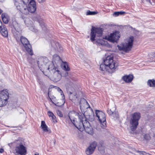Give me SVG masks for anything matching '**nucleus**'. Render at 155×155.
Wrapping results in <instances>:
<instances>
[{"label": "nucleus", "instance_id": "45", "mask_svg": "<svg viewBox=\"0 0 155 155\" xmlns=\"http://www.w3.org/2000/svg\"><path fill=\"white\" fill-rule=\"evenodd\" d=\"M155 55L153 56L154 57H155Z\"/></svg>", "mask_w": 155, "mask_h": 155}, {"label": "nucleus", "instance_id": "23", "mask_svg": "<svg viewBox=\"0 0 155 155\" xmlns=\"http://www.w3.org/2000/svg\"><path fill=\"white\" fill-rule=\"evenodd\" d=\"M133 76L132 75H129L124 76L122 78L123 80L127 83L130 82L133 80Z\"/></svg>", "mask_w": 155, "mask_h": 155}, {"label": "nucleus", "instance_id": "36", "mask_svg": "<svg viewBox=\"0 0 155 155\" xmlns=\"http://www.w3.org/2000/svg\"><path fill=\"white\" fill-rule=\"evenodd\" d=\"M48 115L49 116L51 117L54 115L52 112L50 111L48 112Z\"/></svg>", "mask_w": 155, "mask_h": 155}, {"label": "nucleus", "instance_id": "31", "mask_svg": "<svg viewBox=\"0 0 155 155\" xmlns=\"http://www.w3.org/2000/svg\"><path fill=\"white\" fill-rule=\"evenodd\" d=\"M63 68L66 71H69L70 70L69 68L68 67L67 63L65 62L64 63L63 65Z\"/></svg>", "mask_w": 155, "mask_h": 155}, {"label": "nucleus", "instance_id": "39", "mask_svg": "<svg viewBox=\"0 0 155 155\" xmlns=\"http://www.w3.org/2000/svg\"><path fill=\"white\" fill-rule=\"evenodd\" d=\"M94 120V116H92V118L91 119L90 121H93Z\"/></svg>", "mask_w": 155, "mask_h": 155}, {"label": "nucleus", "instance_id": "22", "mask_svg": "<svg viewBox=\"0 0 155 155\" xmlns=\"http://www.w3.org/2000/svg\"><path fill=\"white\" fill-rule=\"evenodd\" d=\"M37 21L39 23L42 29L44 31H47V28L42 19L40 18L39 16L37 18Z\"/></svg>", "mask_w": 155, "mask_h": 155}, {"label": "nucleus", "instance_id": "8", "mask_svg": "<svg viewBox=\"0 0 155 155\" xmlns=\"http://www.w3.org/2000/svg\"><path fill=\"white\" fill-rule=\"evenodd\" d=\"M19 40L26 51L30 55H32L33 52L32 50V47L27 39L24 36H21Z\"/></svg>", "mask_w": 155, "mask_h": 155}, {"label": "nucleus", "instance_id": "30", "mask_svg": "<svg viewBox=\"0 0 155 155\" xmlns=\"http://www.w3.org/2000/svg\"><path fill=\"white\" fill-rule=\"evenodd\" d=\"M97 12L95 11H91L88 10L86 12L87 15H94L97 14Z\"/></svg>", "mask_w": 155, "mask_h": 155}, {"label": "nucleus", "instance_id": "38", "mask_svg": "<svg viewBox=\"0 0 155 155\" xmlns=\"http://www.w3.org/2000/svg\"><path fill=\"white\" fill-rule=\"evenodd\" d=\"M4 150L2 148H1L0 149V153H2L4 152Z\"/></svg>", "mask_w": 155, "mask_h": 155}, {"label": "nucleus", "instance_id": "13", "mask_svg": "<svg viewBox=\"0 0 155 155\" xmlns=\"http://www.w3.org/2000/svg\"><path fill=\"white\" fill-rule=\"evenodd\" d=\"M13 25L14 28L12 30V33L16 40L18 41L20 39V37L21 36L20 32L17 30L19 27V25L16 21L13 22Z\"/></svg>", "mask_w": 155, "mask_h": 155}, {"label": "nucleus", "instance_id": "1", "mask_svg": "<svg viewBox=\"0 0 155 155\" xmlns=\"http://www.w3.org/2000/svg\"><path fill=\"white\" fill-rule=\"evenodd\" d=\"M117 67V64L114 61L112 56H108L104 60V64L100 66V69L102 71L113 72Z\"/></svg>", "mask_w": 155, "mask_h": 155}, {"label": "nucleus", "instance_id": "28", "mask_svg": "<svg viewBox=\"0 0 155 155\" xmlns=\"http://www.w3.org/2000/svg\"><path fill=\"white\" fill-rule=\"evenodd\" d=\"M2 17L3 22L5 24H7L8 22V19L5 17V15L2 14Z\"/></svg>", "mask_w": 155, "mask_h": 155}, {"label": "nucleus", "instance_id": "24", "mask_svg": "<svg viewBox=\"0 0 155 155\" xmlns=\"http://www.w3.org/2000/svg\"><path fill=\"white\" fill-rule=\"evenodd\" d=\"M98 149L101 153H104V152L105 148L103 146V144L102 142H101L98 144Z\"/></svg>", "mask_w": 155, "mask_h": 155}, {"label": "nucleus", "instance_id": "6", "mask_svg": "<svg viewBox=\"0 0 155 155\" xmlns=\"http://www.w3.org/2000/svg\"><path fill=\"white\" fill-rule=\"evenodd\" d=\"M140 117V114L139 113H134L132 116V117L130 121V129L132 131H134L137 128L138 124V121Z\"/></svg>", "mask_w": 155, "mask_h": 155}, {"label": "nucleus", "instance_id": "29", "mask_svg": "<svg viewBox=\"0 0 155 155\" xmlns=\"http://www.w3.org/2000/svg\"><path fill=\"white\" fill-rule=\"evenodd\" d=\"M125 13L124 12L120 11L115 12L114 13V15L115 16H117L119 15H123Z\"/></svg>", "mask_w": 155, "mask_h": 155}, {"label": "nucleus", "instance_id": "44", "mask_svg": "<svg viewBox=\"0 0 155 155\" xmlns=\"http://www.w3.org/2000/svg\"><path fill=\"white\" fill-rule=\"evenodd\" d=\"M35 155H39L38 154H35Z\"/></svg>", "mask_w": 155, "mask_h": 155}, {"label": "nucleus", "instance_id": "18", "mask_svg": "<svg viewBox=\"0 0 155 155\" xmlns=\"http://www.w3.org/2000/svg\"><path fill=\"white\" fill-rule=\"evenodd\" d=\"M62 60L60 57L57 54H55L53 55V61L52 63H54L57 65L61 63Z\"/></svg>", "mask_w": 155, "mask_h": 155}, {"label": "nucleus", "instance_id": "20", "mask_svg": "<svg viewBox=\"0 0 155 155\" xmlns=\"http://www.w3.org/2000/svg\"><path fill=\"white\" fill-rule=\"evenodd\" d=\"M41 127L43 130L45 132H47L48 133H51V130L49 129L48 126L45 124V122L44 121H41Z\"/></svg>", "mask_w": 155, "mask_h": 155}, {"label": "nucleus", "instance_id": "32", "mask_svg": "<svg viewBox=\"0 0 155 155\" xmlns=\"http://www.w3.org/2000/svg\"><path fill=\"white\" fill-rule=\"evenodd\" d=\"M112 116L114 117V118H117L118 117V114L117 112L115 111L114 112V114H112Z\"/></svg>", "mask_w": 155, "mask_h": 155}, {"label": "nucleus", "instance_id": "37", "mask_svg": "<svg viewBox=\"0 0 155 155\" xmlns=\"http://www.w3.org/2000/svg\"><path fill=\"white\" fill-rule=\"evenodd\" d=\"M38 2L39 3H42L44 2L45 0H37Z\"/></svg>", "mask_w": 155, "mask_h": 155}, {"label": "nucleus", "instance_id": "10", "mask_svg": "<svg viewBox=\"0 0 155 155\" xmlns=\"http://www.w3.org/2000/svg\"><path fill=\"white\" fill-rule=\"evenodd\" d=\"M8 97V92L6 90H4L0 92V107H2L6 105Z\"/></svg>", "mask_w": 155, "mask_h": 155}, {"label": "nucleus", "instance_id": "19", "mask_svg": "<svg viewBox=\"0 0 155 155\" xmlns=\"http://www.w3.org/2000/svg\"><path fill=\"white\" fill-rule=\"evenodd\" d=\"M69 96L70 99L73 102H74L77 99V94L75 91L70 92Z\"/></svg>", "mask_w": 155, "mask_h": 155}, {"label": "nucleus", "instance_id": "16", "mask_svg": "<svg viewBox=\"0 0 155 155\" xmlns=\"http://www.w3.org/2000/svg\"><path fill=\"white\" fill-rule=\"evenodd\" d=\"M97 145V143L96 141H94L87 148L85 152L87 155L92 154L94 152Z\"/></svg>", "mask_w": 155, "mask_h": 155}, {"label": "nucleus", "instance_id": "4", "mask_svg": "<svg viewBox=\"0 0 155 155\" xmlns=\"http://www.w3.org/2000/svg\"><path fill=\"white\" fill-rule=\"evenodd\" d=\"M134 40V38L133 36H130L127 38L124 43L117 45L118 49L120 51H123L125 52L129 51L132 48Z\"/></svg>", "mask_w": 155, "mask_h": 155}, {"label": "nucleus", "instance_id": "15", "mask_svg": "<svg viewBox=\"0 0 155 155\" xmlns=\"http://www.w3.org/2000/svg\"><path fill=\"white\" fill-rule=\"evenodd\" d=\"M119 32L117 31L113 33H111L108 36V40L113 43L116 42L120 37Z\"/></svg>", "mask_w": 155, "mask_h": 155}, {"label": "nucleus", "instance_id": "12", "mask_svg": "<svg viewBox=\"0 0 155 155\" xmlns=\"http://www.w3.org/2000/svg\"><path fill=\"white\" fill-rule=\"evenodd\" d=\"M50 62L47 58L42 57L39 59L37 63L39 68L41 71L43 72V69H44V67H46L47 65L50 64L49 62Z\"/></svg>", "mask_w": 155, "mask_h": 155}, {"label": "nucleus", "instance_id": "9", "mask_svg": "<svg viewBox=\"0 0 155 155\" xmlns=\"http://www.w3.org/2000/svg\"><path fill=\"white\" fill-rule=\"evenodd\" d=\"M103 30L102 28H96L92 27L91 33V40L93 42L95 40L96 37H100L102 36Z\"/></svg>", "mask_w": 155, "mask_h": 155}, {"label": "nucleus", "instance_id": "5", "mask_svg": "<svg viewBox=\"0 0 155 155\" xmlns=\"http://www.w3.org/2000/svg\"><path fill=\"white\" fill-rule=\"evenodd\" d=\"M84 114L80 113H78L74 111H70L68 114V117L71 122L77 128V126L76 125V124H80L81 122L80 117ZM82 121H81L82 122Z\"/></svg>", "mask_w": 155, "mask_h": 155}, {"label": "nucleus", "instance_id": "41", "mask_svg": "<svg viewBox=\"0 0 155 155\" xmlns=\"http://www.w3.org/2000/svg\"><path fill=\"white\" fill-rule=\"evenodd\" d=\"M147 2H149L150 3H151L150 0H146Z\"/></svg>", "mask_w": 155, "mask_h": 155}, {"label": "nucleus", "instance_id": "42", "mask_svg": "<svg viewBox=\"0 0 155 155\" xmlns=\"http://www.w3.org/2000/svg\"><path fill=\"white\" fill-rule=\"evenodd\" d=\"M2 12V11L0 9V14H1Z\"/></svg>", "mask_w": 155, "mask_h": 155}, {"label": "nucleus", "instance_id": "3", "mask_svg": "<svg viewBox=\"0 0 155 155\" xmlns=\"http://www.w3.org/2000/svg\"><path fill=\"white\" fill-rule=\"evenodd\" d=\"M49 63L50 64L47 65L46 67H44L43 71H48L51 73H53L54 81L55 82L58 81L60 80L61 77V75L59 73L60 71L58 70V68L54 66V63L51 62Z\"/></svg>", "mask_w": 155, "mask_h": 155}, {"label": "nucleus", "instance_id": "35", "mask_svg": "<svg viewBox=\"0 0 155 155\" xmlns=\"http://www.w3.org/2000/svg\"><path fill=\"white\" fill-rule=\"evenodd\" d=\"M23 3L24 4L27 5V4L28 3L29 0H22Z\"/></svg>", "mask_w": 155, "mask_h": 155}, {"label": "nucleus", "instance_id": "43", "mask_svg": "<svg viewBox=\"0 0 155 155\" xmlns=\"http://www.w3.org/2000/svg\"><path fill=\"white\" fill-rule=\"evenodd\" d=\"M4 0H0V2H3L4 1Z\"/></svg>", "mask_w": 155, "mask_h": 155}, {"label": "nucleus", "instance_id": "11", "mask_svg": "<svg viewBox=\"0 0 155 155\" xmlns=\"http://www.w3.org/2000/svg\"><path fill=\"white\" fill-rule=\"evenodd\" d=\"M15 5L16 6L17 9L20 11L23 14H26L27 10L26 9V5L24 4L22 0H13Z\"/></svg>", "mask_w": 155, "mask_h": 155}, {"label": "nucleus", "instance_id": "40", "mask_svg": "<svg viewBox=\"0 0 155 155\" xmlns=\"http://www.w3.org/2000/svg\"><path fill=\"white\" fill-rule=\"evenodd\" d=\"M53 141H54V144L55 145L56 143V140L55 139H53Z\"/></svg>", "mask_w": 155, "mask_h": 155}, {"label": "nucleus", "instance_id": "26", "mask_svg": "<svg viewBox=\"0 0 155 155\" xmlns=\"http://www.w3.org/2000/svg\"><path fill=\"white\" fill-rule=\"evenodd\" d=\"M116 108L115 106L113 107L111 109L108 108L107 110V113L110 115H112L115 111Z\"/></svg>", "mask_w": 155, "mask_h": 155}, {"label": "nucleus", "instance_id": "14", "mask_svg": "<svg viewBox=\"0 0 155 155\" xmlns=\"http://www.w3.org/2000/svg\"><path fill=\"white\" fill-rule=\"evenodd\" d=\"M36 2L34 0H31L28 4V6L26 8L27 10V13L26 14H25V15H27L30 12L31 13H33L35 11L36 9Z\"/></svg>", "mask_w": 155, "mask_h": 155}, {"label": "nucleus", "instance_id": "34", "mask_svg": "<svg viewBox=\"0 0 155 155\" xmlns=\"http://www.w3.org/2000/svg\"><path fill=\"white\" fill-rule=\"evenodd\" d=\"M51 118L53 120V121L54 122H57V119L56 117L54 115L53 116L51 117Z\"/></svg>", "mask_w": 155, "mask_h": 155}, {"label": "nucleus", "instance_id": "7", "mask_svg": "<svg viewBox=\"0 0 155 155\" xmlns=\"http://www.w3.org/2000/svg\"><path fill=\"white\" fill-rule=\"evenodd\" d=\"M95 111L96 116L100 122L101 127L102 128H104L106 127V118L105 114L99 110H96Z\"/></svg>", "mask_w": 155, "mask_h": 155}, {"label": "nucleus", "instance_id": "33", "mask_svg": "<svg viewBox=\"0 0 155 155\" xmlns=\"http://www.w3.org/2000/svg\"><path fill=\"white\" fill-rule=\"evenodd\" d=\"M57 114L60 117H63V114L61 113V112L59 110H58L57 111Z\"/></svg>", "mask_w": 155, "mask_h": 155}, {"label": "nucleus", "instance_id": "2", "mask_svg": "<svg viewBox=\"0 0 155 155\" xmlns=\"http://www.w3.org/2000/svg\"><path fill=\"white\" fill-rule=\"evenodd\" d=\"M81 122L80 124L77 123V128L81 131H83L84 130H85V132L88 134L91 135L93 134V130L92 127L91 126L90 123L87 120L84 115H82V116L80 117Z\"/></svg>", "mask_w": 155, "mask_h": 155}, {"label": "nucleus", "instance_id": "25", "mask_svg": "<svg viewBox=\"0 0 155 155\" xmlns=\"http://www.w3.org/2000/svg\"><path fill=\"white\" fill-rule=\"evenodd\" d=\"M55 88L57 91L61 94V95L62 96V97L63 99V102H64V104L65 102V97L63 91L61 88L58 87H56Z\"/></svg>", "mask_w": 155, "mask_h": 155}, {"label": "nucleus", "instance_id": "17", "mask_svg": "<svg viewBox=\"0 0 155 155\" xmlns=\"http://www.w3.org/2000/svg\"><path fill=\"white\" fill-rule=\"evenodd\" d=\"M15 150L17 153L21 155H25L26 154V147L22 144H20L17 147Z\"/></svg>", "mask_w": 155, "mask_h": 155}, {"label": "nucleus", "instance_id": "27", "mask_svg": "<svg viewBox=\"0 0 155 155\" xmlns=\"http://www.w3.org/2000/svg\"><path fill=\"white\" fill-rule=\"evenodd\" d=\"M147 84L150 87H155V80H149L147 82Z\"/></svg>", "mask_w": 155, "mask_h": 155}, {"label": "nucleus", "instance_id": "21", "mask_svg": "<svg viewBox=\"0 0 155 155\" xmlns=\"http://www.w3.org/2000/svg\"><path fill=\"white\" fill-rule=\"evenodd\" d=\"M51 45L55 50L57 51H59L60 50V51L62 50V47L60 46L59 43L57 42L53 41L52 42Z\"/></svg>", "mask_w": 155, "mask_h": 155}]
</instances>
